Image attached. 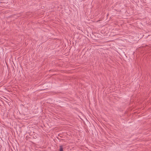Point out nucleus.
I'll list each match as a JSON object with an SVG mask.
<instances>
[{"instance_id":"1","label":"nucleus","mask_w":151,"mask_h":151,"mask_svg":"<svg viewBox=\"0 0 151 151\" xmlns=\"http://www.w3.org/2000/svg\"><path fill=\"white\" fill-rule=\"evenodd\" d=\"M59 151H63V148L62 146H60Z\"/></svg>"}]
</instances>
